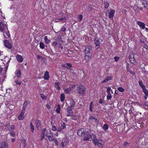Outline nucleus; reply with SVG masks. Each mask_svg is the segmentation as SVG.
Listing matches in <instances>:
<instances>
[{"mask_svg": "<svg viewBox=\"0 0 148 148\" xmlns=\"http://www.w3.org/2000/svg\"><path fill=\"white\" fill-rule=\"evenodd\" d=\"M85 136L84 138V140L90 141L92 139L93 143L95 145H97L100 147H102L103 145V142L101 139L98 140L96 138V136L95 135L92 134L90 135Z\"/></svg>", "mask_w": 148, "mask_h": 148, "instance_id": "f257e3e1", "label": "nucleus"}, {"mask_svg": "<svg viewBox=\"0 0 148 148\" xmlns=\"http://www.w3.org/2000/svg\"><path fill=\"white\" fill-rule=\"evenodd\" d=\"M88 129L84 128L80 129L77 132V135L79 136L84 137L86 135H87L88 134Z\"/></svg>", "mask_w": 148, "mask_h": 148, "instance_id": "f03ea898", "label": "nucleus"}, {"mask_svg": "<svg viewBox=\"0 0 148 148\" xmlns=\"http://www.w3.org/2000/svg\"><path fill=\"white\" fill-rule=\"evenodd\" d=\"M86 90L85 88L83 86L80 85L77 87L76 91L77 93L83 94L84 93Z\"/></svg>", "mask_w": 148, "mask_h": 148, "instance_id": "7ed1b4c3", "label": "nucleus"}, {"mask_svg": "<svg viewBox=\"0 0 148 148\" xmlns=\"http://www.w3.org/2000/svg\"><path fill=\"white\" fill-rule=\"evenodd\" d=\"M92 52V47L91 46H88L86 47L85 50V53L86 54H91Z\"/></svg>", "mask_w": 148, "mask_h": 148, "instance_id": "20e7f679", "label": "nucleus"}, {"mask_svg": "<svg viewBox=\"0 0 148 148\" xmlns=\"http://www.w3.org/2000/svg\"><path fill=\"white\" fill-rule=\"evenodd\" d=\"M67 66H65V68H66L68 71L71 72L73 75H75V73H74L73 69L72 68V66L71 64L70 63H67L66 64Z\"/></svg>", "mask_w": 148, "mask_h": 148, "instance_id": "39448f33", "label": "nucleus"}, {"mask_svg": "<svg viewBox=\"0 0 148 148\" xmlns=\"http://www.w3.org/2000/svg\"><path fill=\"white\" fill-rule=\"evenodd\" d=\"M3 35L6 38H9L10 37V34L7 28L5 30L3 33Z\"/></svg>", "mask_w": 148, "mask_h": 148, "instance_id": "423d86ee", "label": "nucleus"}, {"mask_svg": "<svg viewBox=\"0 0 148 148\" xmlns=\"http://www.w3.org/2000/svg\"><path fill=\"white\" fill-rule=\"evenodd\" d=\"M4 45L5 46L9 49H11L12 47V45L11 43H10L8 40H5L4 41Z\"/></svg>", "mask_w": 148, "mask_h": 148, "instance_id": "0eeeda50", "label": "nucleus"}, {"mask_svg": "<svg viewBox=\"0 0 148 148\" xmlns=\"http://www.w3.org/2000/svg\"><path fill=\"white\" fill-rule=\"evenodd\" d=\"M115 12V11L114 10H110V12L108 14L109 17L110 19H113Z\"/></svg>", "mask_w": 148, "mask_h": 148, "instance_id": "6e6552de", "label": "nucleus"}, {"mask_svg": "<svg viewBox=\"0 0 148 148\" xmlns=\"http://www.w3.org/2000/svg\"><path fill=\"white\" fill-rule=\"evenodd\" d=\"M72 109H73L72 108L69 107L67 109V112L68 113L66 115L67 116H70L73 115V112Z\"/></svg>", "mask_w": 148, "mask_h": 148, "instance_id": "1a4fd4ad", "label": "nucleus"}, {"mask_svg": "<svg viewBox=\"0 0 148 148\" xmlns=\"http://www.w3.org/2000/svg\"><path fill=\"white\" fill-rule=\"evenodd\" d=\"M25 110L22 109V112L21 114L18 116V118L19 120H23L24 119V114L25 113Z\"/></svg>", "mask_w": 148, "mask_h": 148, "instance_id": "9d476101", "label": "nucleus"}, {"mask_svg": "<svg viewBox=\"0 0 148 148\" xmlns=\"http://www.w3.org/2000/svg\"><path fill=\"white\" fill-rule=\"evenodd\" d=\"M142 3L144 8L148 9V0H143L142 1Z\"/></svg>", "mask_w": 148, "mask_h": 148, "instance_id": "9b49d317", "label": "nucleus"}, {"mask_svg": "<svg viewBox=\"0 0 148 148\" xmlns=\"http://www.w3.org/2000/svg\"><path fill=\"white\" fill-rule=\"evenodd\" d=\"M137 24L140 27L142 28L143 29H144L145 28V24L142 22L138 21L137 22Z\"/></svg>", "mask_w": 148, "mask_h": 148, "instance_id": "f8f14e48", "label": "nucleus"}, {"mask_svg": "<svg viewBox=\"0 0 148 148\" xmlns=\"http://www.w3.org/2000/svg\"><path fill=\"white\" fill-rule=\"evenodd\" d=\"M1 147H3V148H8V144L5 141H3L1 143Z\"/></svg>", "mask_w": 148, "mask_h": 148, "instance_id": "ddd939ff", "label": "nucleus"}, {"mask_svg": "<svg viewBox=\"0 0 148 148\" xmlns=\"http://www.w3.org/2000/svg\"><path fill=\"white\" fill-rule=\"evenodd\" d=\"M17 60L19 62H21L23 61V58L22 56L20 55H17L16 56Z\"/></svg>", "mask_w": 148, "mask_h": 148, "instance_id": "4468645a", "label": "nucleus"}, {"mask_svg": "<svg viewBox=\"0 0 148 148\" xmlns=\"http://www.w3.org/2000/svg\"><path fill=\"white\" fill-rule=\"evenodd\" d=\"M95 45H96V47H97V48L99 47L100 45L99 40L98 38H96L95 40Z\"/></svg>", "mask_w": 148, "mask_h": 148, "instance_id": "2eb2a0df", "label": "nucleus"}, {"mask_svg": "<svg viewBox=\"0 0 148 148\" xmlns=\"http://www.w3.org/2000/svg\"><path fill=\"white\" fill-rule=\"evenodd\" d=\"M69 102L70 105V106L69 107H71L73 109L75 105V102L72 99L70 100Z\"/></svg>", "mask_w": 148, "mask_h": 148, "instance_id": "dca6fc26", "label": "nucleus"}, {"mask_svg": "<svg viewBox=\"0 0 148 148\" xmlns=\"http://www.w3.org/2000/svg\"><path fill=\"white\" fill-rule=\"evenodd\" d=\"M129 58L130 62L132 63L133 64L135 63L136 61L134 58V56L133 54L130 56Z\"/></svg>", "mask_w": 148, "mask_h": 148, "instance_id": "f3484780", "label": "nucleus"}, {"mask_svg": "<svg viewBox=\"0 0 148 148\" xmlns=\"http://www.w3.org/2000/svg\"><path fill=\"white\" fill-rule=\"evenodd\" d=\"M91 56V54H86L85 56V59L86 62H88L90 60Z\"/></svg>", "mask_w": 148, "mask_h": 148, "instance_id": "a211bd4d", "label": "nucleus"}, {"mask_svg": "<svg viewBox=\"0 0 148 148\" xmlns=\"http://www.w3.org/2000/svg\"><path fill=\"white\" fill-rule=\"evenodd\" d=\"M5 26L3 23L2 22H0V32H3Z\"/></svg>", "mask_w": 148, "mask_h": 148, "instance_id": "6ab92c4d", "label": "nucleus"}, {"mask_svg": "<svg viewBox=\"0 0 148 148\" xmlns=\"http://www.w3.org/2000/svg\"><path fill=\"white\" fill-rule=\"evenodd\" d=\"M35 123L36 125V126L38 129H39L40 127V121L38 120H36Z\"/></svg>", "mask_w": 148, "mask_h": 148, "instance_id": "aec40b11", "label": "nucleus"}, {"mask_svg": "<svg viewBox=\"0 0 148 148\" xmlns=\"http://www.w3.org/2000/svg\"><path fill=\"white\" fill-rule=\"evenodd\" d=\"M112 79V77L110 76H108L105 79L103 80L102 83H103L108 81Z\"/></svg>", "mask_w": 148, "mask_h": 148, "instance_id": "412c9836", "label": "nucleus"}, {"mask_svg": "<svg viewBox=\"0 0 148 148\" xmlns=\"http://www.w3.org/2000/svg\"><path fill=\"white\" fill-rule=\"evenodd\" d=\"M44 78L45 79L47 80L49 78V72L46 71L44 74Z\"/></svg>", "mask_w": 148, "mask_h": 148, "instance_id": "4be33fe9", "label": "nucleus"}, {"mask_svg": "<svg viewBox=\"0 0 148 148\" xmlns=\"http://www.w3.org/2000/svg\"><path fill=\"white\" fill-rule=\"evenodd\" d=\"M21 73V70L19 69H18L16 71V76L18 77H20Z\"/></svg>", "mask_w": 148, "mask_h": 148, "instance_id": "5701e85b", "label": "nucleus"}, {"mask_svg": "<svg viewBox=\"0 0 148 148\" xmlns=\"http://www.w3.org/2000/svg\"><path fill=\"white\" fill-rule=\"evenodd\" d=\"M29 102L28 101H25L24 102V103L23 104V106L22 109L25 110V108L26 107L27 105V104H29Z\"/></svg>", "mask_w": 148, "mask_h": 148, "instance_id": "b1692460", "label": "nucleus"}, {"mask_svg": "<svg viewBox=\"0 0 148 148\" xmlns=\"http://www.w3.org/2000/svg\"><path fill=\"white\" fill-rule=\"evenodd\" d=\"M65 55H66V56L65 55V58L66 57L69 58L72 57V55L69 53L68 50L67 51L65 52Z\"/></svg>", "mask_w": 148, "mask_h": 148, "instance_id": "393cba45", "label": "nucleus"}, {"mask_svg": "<svg viewBox=\"0 0 148 148\" xmlns=\"http://www.w3.org/2000/svg\"><path fill=\"white\" fill-rule=\"evenodd\" d=\"M44 38L45 40V42L46 44H48L50 42L51 40H50L48 39L47 36H45Z\"/></svg>", "mask_w": 148, "mask_h": 148, "instance_id": "a878e982", "label": "nucleus"}, {"mask_svg": "<svg viewBox=\"0 0 148 148\" xmlns=\"http://www.w3.org/2000/svg\"><path fill=\"white\" fill-rule=\"evenodd\" d=\"M52 134L51 131L49 130H47L46 131V135L47 136Z\"/></svg>", "mask_w": 148, "mask_h": 148, "instance_id": "bb28decb", "label": "nucleus"}, {"mask_svg": "<svg viewBox=\"0 0 148 148\" xmlns=\"http://www.w3.org/2000/svg\"><path fill=\"white\" fill-rule=\"evenodd\" d=\"M60 101L63 102L65 99V95L63 93L60 96Z\"/></svg>", "mask_w": 148, "mask_h": 148, "instance_id": "cd10ccee", "label": "nucleus"}, {"mask_svg": "<svg viewBox=\"0 0 148 148\" xmlns=\"http://www.w3.org/2000/svg\"><path fill=\"white\" fill-rule=\"evenodd\" d=\"M139 85L140 87L143 89L145 88V86L143 84L142 82L141 81H139L138 82Z\"/></svg>", "mask_w": 148, "mask_h": 148, "instance_id": "c85d7f7f", "label": "nucleus"}, {"mask_svg": "<svg viewBox=\"0 0 148 148\" xmlns=\"http://www.w3.org/2000/svg\"><path fill=\"white\" fill-rule=\"evenodd\" d=\"M55 86L56 88L58 90H60V88L59 86V83L58 82H55Z\"/></svg>", "mask_w": 148, "mask_h": 148, "instance_id": "c756f323", "label": "nucleus"}, {"mask_svg": "<svg viewBox=\"0 0 148 148\" xmlns=\"http://www.w3.org/2000/svg\"><path fill=\"white\" fill-rule=\"evenodd\" d=\"M143 89V92L145 94V95L147 96H148V91L147 90V89H146V87L145 88H144Z\"/></svg>", "mask_w": 148, "mask_h": 148, "instance_id": "7c9ffc66", "label": "nucleus"}, {"mask_svg": "<svg viewBox=\"0 0 148 148\" xmlns=\"http://www.w3.org/2000/svg\"><path fill=\"white\" fill-rule=\"evenodd\" d=\"M30 125L31 129V131L32 132H34V127L32 122H31L30 123Z\"/></svg>", "mask_w": 148, "mask_h": 148, "instance_id": "2f4dec72", "label": "nucleus"}, {"mask_svg": "<svg viewBox=\"0 0 148 148\" xmlns=\"http://www.w3.org/2000/svg\"><path fill=\"white\" fill-rule=\"evenodd\" d=\"M103 130H106L108 128V126L107 124H105L103 127Z\"/></svg>", "mask_w": 148, "mask_h": 148, "instance_id": "473e14b6", "label": "nucleus"}, {"mask_svg": "<svg viewBox=\"0 0 148 148\" xmlns=\"http://www.w3.org/2000/svg\"><path fill=\"white\" fill-rule=\"evenodd\" d=\"M48 138L50 141H52V139H53V134H52L51 135L48 136H47Z\"/></svg>", "mask_w": 148, "mask_h": 148, "instance_id": "72a5a7b5", "label": "nucleus"}, {"mask_svg": "<svg viewBox=\"0 0 148 148\" xmlns=\"http://www.w3.org/2000/svg\"><path fill=\"white\" fill-rule=\"evenodd\" d=\"M44 43L42 42H40V48L43 49L44 48Z\"/></svg>", "mask_w": 148, "mask_h": 148, "instance_id": "f704fd0d", "label": "nucleus"}, {"mask_svg": "<svg viewBox=\"0 0 148 148\" xmlns=\"http://www.w3.org/2000/svg\"><path fill=\"white\" fill-rule=\"evenodd\" d=\"M104 4L105 5V8L106 9L109 6V3L107 2H105Z\"/></svg>", "mask_w": 148, "mask_h": 148, "instance_id": "c9c22d12", "label": "nucleus"}, {"mask_svg": "<svg viewBox=\"0 0 148 148\" xmlns=\"http://www.w3.org/2000/svg\"><path fill=\"white\" fill-rule=\"evenodd\" d=\"M60 105H58L57 106V108L56 110L57 112L59 113H60Z\"/></svg>", "mask_w": 148, "mask_h": 148, "instance_id": "e433bc0d", "label": "nucleus"}, {"mask_svg": "<svg viewBox=\"0 0 148 148\" xmlns=\"http://www.w3.org/2000/svg\"><path fill=\"white\" fill-rule=\"evenodd\" d=\"M82 19V16L81 15H80L78 16V21H81Z\"/></svg>", "mask_w": 148, "mask_h": 148, "instance_id": "4c0bfd02", "label": "nucleus"}, {"mask_svg": "<svg viewBox=\"0 0 148 148\" xmlns=\"http://www.w3.org/2000/svg\"><path fill=\"white\" fill-rule=\"evenodd\" d=\"M107 99H110L112 98L111 95L110 93H108L107 96Z\"/></svg>", "mask_w": 148, "mask_h": 148, "instance_id": "58836bf2", "label": "nucleus"}, {"mask_svg": "<svg viewBox=\"0 0 148 148\" xmlns=\"http://www.w3.org/2000/svg\"><path fill=\"white\" fill-rule=\"evenodd\" d=\"M93 104L92 102H91L90 105V110L91 112H92V105Z\"/></svg>", "mask_w": 148, "mask_h": 148, "instance_id": "ea45409f", "label": "nucleus"}, {"mask_svg": "<svg viewBox=\"0 0 148 148\" xmlns=\"http://www.w3.org/2000/svg\"><path fill=\"white\" fill-rule=\"evenodd\" d=\"M52 141H53L57 145L58 144V141L57 140L54 138H53V139H52Z\"/></svg>", "mask_w": 148, "mask_h": 148, "instance_id": "a19ab883", "label": "nucleus"}, {"mask_svg": "<svg viewBox=\"0 0 148 148\" xmlns=\"http://www.w3.org/2000/svg\"><path fill=\"white\" fill-rule=\"evenodd\" d=\"M40 96L43 99H46V97L43 94H40Z\"/></svg>", "mask_w": 148, "mask_h": 148, "instance_id": "79ce46f5", "label": "nucleus"}, {"mask_svg": "<svg viewBox=\"0 0 148 148\" xmlns=\"http://www.w3.org/2000/svg\"><path fill=\"white\" fill-rule=\"evenodd\" d=\"M118 89L120 92H123L124 91V90L122 87H119Z\"/></svg>", "mask_w": 148, "mask_h": 148, "instance_id": "37998d69", "label": "nucleus"}, {"mask_svg": "<svg viewBox=\"0 0 148 148\" xmlns=\"http://www.w3.org/2000/svg\"><path fill=\"white\" fill-rule=\"evenodd\" d=\"M15 82L16 84H18L20 85L21 84V82L20 81L16 80L15 81Z\"/></svg>", "mask_w": 148, "mask_h": 148, "instance_id": "c03bdc74", "label": "nucleus"}, {"mask_svg": "<svg viewBox=\"0 0 148 148\" xmlns=\"http://www.w3.org/2000/svg\"><path fill=\"white\" fill-rule=\"evenodd\" d=\"M57 130V128L55 126L52 125V130L53 131H56Z\"/></svg>", "mask_w": 148, "mask_h": 148, "instance_id": "a18cd8bd", "label": "nucleus"}, {"mask_svg": "<svg viewBox=\"0 0 148 148\" xmlns=\"http://www.w3.org/2000/svg\"><path fill=\"white\" fill-rule=\"evenodd\" d=\"M10 134L11 136L12 137H14L15 136V132L14 131H13L11 132L10 133Z\"/></svg>", "mask_w": 148, "mask_h": 148, "instance_id": "49530a36", "label": "nucleus"}, {"mask_svg": "<svg viewBox=\"0 0 148 148\" xmlns=\"http://www.w3.org/2000/svg\"><path fill=\"white\" fill-rule=\"evenodd\" d=\"M114 59L115 61L116 62L119 59V57L115 56L114 57Z\"/></svg>", "mask_w": 148, "mask_h": 148, "instance_id": "de8ad7c7", "label": "nucleus"}, {"mask_svg": "<svg viewBox=\"0 0 148 148\" xmlns=\"http://www.w3.org/2000/svg\"><path fill=\"white\" fill-rule=\"evenodd\" d=\"M111 90V88L109 87H108L107 90V92L108 93H110V91Z\"/></svg>", "mask_w": 148, "mask_h": 148, "instance_id": "09e8293b", "label": "nucleus"}, {"mask_svg": "<svg viewBox=\"0 0 148 148\" xmlns=\"http://www.w3.org/2000/svg\"><path fill=\"white\" fill-rule=\"evenodd\" d=\"M99 102L100 104H103L104 103L103 100L102 99H100L99 101Z\"/></svg>", "mask_w": 148, "mask_h": 148, "instance_id": "8fccbe9b", "label": "nucleus"}, {"mask_svg": "<svg viewBox=\"0 0 148 148\" xmlns=\"http://www.w3.org/2000/svg\"><path fill=\"white\" fill-rule=\"evenodd\" d=\"M57 44H58V43L56 42V41L52 43V45L54 47H55L57 45Z\"/></svg>", "mask_w": 148, "mask_h": 148, "instance_id": "3c124183", "label": "nucleus"}, {"mask_svg": "<svg viewBox=\"0 0 148 148\" xmlns=\"http://www.w3.org/2000/svg\"><path fill=\"white\" fill-rule=\"evenodd\" d=\"M77 119V117L76 116L74 115L72 117V119L74 120H76Z\"/></svg>", "mask_w": 148, "mask_h": 148, "instance_id": "603ef678", "label": "nucleus"}, {"mask_svg": "<svg viewBox=\"0 0 148 148\" xmlns=\"http://www.w3.org/2000/svg\"><path fill=\"white\" fill-rule=\"evenodd\" d=\"M94 121L95 122V123H97V124H98V123H99V121L97 119V118H95L94 119Z\"/></svg>", "mask_w": 148, "mask_h": 148, "instance_id": "864d4df0", "label": "nucleus"}, {"mask_svg": "<svg viewBox=\"0 0 148 148\" xmlns=\"http://www.w3.org/2000/svg\"><path fill=\"white\" fill-rule=\"evenodd\" d=\"M95 118V117H94V116H90V117H89V120L90 121V120H94V119Z\"/></svg>", "mask_w": 148, "mask_h": 148, "instance_id": "5fc2aeb1", "label": "nucleus"}, {"mask_svg": "<svg viewBox=\"0 0 148 148\" xmlns=\"http://www.w3.org/2000/svg\"><path fill=\"white\" fill-rule=\"evenodd\" d=\"M141 124H140V123H136V125L137 126L138 128H139V127H141Z\"/></svg>", "mask_w": 148, "mask_h": 148, "instance_id": "6e6d98bb", "label": "nucleus"}, {"mask_svg": "<svg viewBox=\"0 0 148 148\" xmlns=\"http://www.w3.org/2000/svg\"><path fill=\"white\" fill-rule=\"evenodd\" d=\"M71 91L70 89H67L65 90V93L67 94H68Z\"/></svg>", "mask_w": 148, "mask_h": 148, "instance_id": "4d7b16f0", "label": "nucleus"}, {"mask_svg": "<svg viewBox=\"0 0 148 148\" xmlns=\"http://www.w3.org/2000/svg\"><path fill=\"white\" fill-rule=\"evenodd\" d=\"M64 127L63 126V127L62 128V127H61V128H58V132H60V131H61V130L62 129H64Z\"/></svg>", "mask_w": 148, "mask_h": 148, "instance_id": "13d9d810", "label": "nucleus"}, {"mask_svg": "<svg viewBox=\"0 0 148 148\" xmlns=\"http://www.w3.org/2000/svg\"><path fill=\"white\" fill-rule=\"evenodd\" d=\"M11 129L12 130H14L15 129V127L14 125H12L11 127Z\"/></svg>", "mask_w": 148, "mask_h": 148, "instance_id": "bf43d9fd", "label": "nucleus"}, {"mask_svg": "<svg viewBox=\"0 0 148 148\" xmlns=\"http://www.w3.org/2000/svg\"><path fill=\"white\" fill-rule=\"evenodd\" d=\"M128 144V143L126 141L124 142V146H126V145Z\"/></svg>", "mask_w": 148, "mask_h": 148, "instance_id": "052dcab7", "label": "nucleus"}, {"mask_svg": "<svg viewBox=\"0 0 148 148\" xmlns=\"http://www.w3.org/2000/svg\"><path fill=\"white\" fill-rule=\"evenodd\" d=\"M41 58V57L39 55H37V58L38 59H40Z\"/></svg>", "mask_w": 148, "mask_h": 148, "instance_id": "680f3d73", "label": "nucleus"}, {"mask_svg": "<svg viewBox=\"0 0 148 148\" xmlns=\"http://www.w3.org/2000/svg\"><path fill=\"white\" fill-rule=\"evenodd\" d=\"M61 145L63 147H64V142H62L61 143Z\"/></svg>", "mask_w": 148, "mask_h": 148, "instance_id": "e2e57ef3", "label": "nucleus"}, {"mask_svg": "<svg viewBox=\"0 0 148 148\" xmlns=\"http://www.w3.org/2000/svg\"><path fill=\"white\" fill-rule=\"evenodd\" d=\"M44 137H45V136H44V134L42 136L41 139V140H42L43 139H44Z\"/></svg>", "mask_w": 148, "mask_h": 148, "instance_id": "0e129e2a", "label": "nucleus"}, {"mask_svg": "<svg viewBox=\"0 0 148 148\" xmlns=\"http://www.w3.org/2000/svg\"><path fill=\"white\" fill-rule=\"evenodd\" d=\"M145 48L147 50H148V46L147 45H145Z\"/></svg>", "mask_w": 148, "mask_h": 148, "instance_id": "69168bd1", "label": "nucleus"}, {"mask_svg": "<svg viewBox=\"0 0 148 148\" xmlns=\"http://www.w3.org/2000/svg\"><path fill=\"white\" fill-rule=\"evenodd\" d=\"M11 141L12 142H14L15 141V139L14 138H12L11 140Z\"/></svg>", "mask_w": 148, "mask_h": 148, "instance_id": "338daca9", "label": "nucleus"}, {"mask_svg": "<svg viewBox=\"0 0 148 148\" xmlns=\"http://www.w3.org/2000/svg\"><path fill=\"white\" fill-rule=\"evenodd\" d=\"M61 30L62 32H64L65 31V28H62L61 29Z\"/></svg>", "mask_w": 148, "mask_h": 148, "instance_id": "774afa93", "label": "nucleus"}]
</instances>
